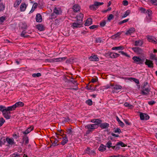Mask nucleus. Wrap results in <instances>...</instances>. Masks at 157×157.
<instances>
[{
  "label": "nucleus",
  "instance_id": "f03ea898",
  "mask_svg": "<svg viewBox=\"0 0 157 157\" xmlns=\"http://www.w3.org/2000/svg\"><path fill=\"white\" fill-rule=\"evenodd\" d=\"M24 105V103L23 102L19 101L12 106H9V110H14L16 108L22 107Z\"/></svg>",
  "mask_w": 157,
  "mask_h": 157
},
{
  "label": "nucleus",
  "instance_id": "5fc2aeb1",
  "mask_svg": "<svg viewBox=\"0 0 157 157\" xmlns=\"http://www.w3.org/2000/svg\"><path fill=\"white\" fill-rule=\"evenodd\" d=\"M131 79L136 83L137 84H139V81L138 79L135 78H131Z\"/></svg>",
  "mask_w": 157,
  "mask_h": 157
},
{
  "label": "nucleus",
  "instance_id": "dca6fc26",
  "mask_svg": "<svg viewBox=\"0 0 157 157\" xmlns=\"http://www.w3.org/2000/svg\"><path fill=\"white\" fill-rule=\"evenodd\" d=\"M27 7V6L25 3H22L20 6V10L21 12L25 11V10Z\"/></svg>",
  "mask_w": 157,
  "mask_h": 157
},
{
  "label": "nucleus",
  "instance_id": "c9c22d12",
  "mask_svg": "<svg viewBox=\"0 0 157 157\" xmlns=\"http://www.w3.org/2000/svg\"><path fill=\"white\" fill-rule=\"evenodd\" d=\"M6 108L5 106L0 105V111L2 112L6 109Z\"/></svg>",
  "mask_w": 157,
  "mask_h": 157
},
{
  "label": "nucleus",
  "instance_id": "052dcab7",
  "mask_svg": "<svg viewBox=\"0 0 157 157\" xmlns=\"http://www.w3.org/2000/svg\"><path fill=\"white\" fill-rule=\"evenodd\" d=\"M146 13L148 14V16L149 17H150V15H151L152 13L151 11L150 10H147L146 12Z\"/></svg>",
  "mask_w": 157,
  "mask_h": 157
},
{
  "label": "nucleus",
  "instance_id": "69168bd1",
  "mask_svg": "<svg viewBox=\"0 0 157 157\" xmlns=\"http://www.w3.org/2000/svg\"><path fill=\"white\" fill-rule=\"evenodd\" d=\"M95 41L97 43H100L101 42V40L100 38H98L96 39Z\"/></svg>",
  "mask_w": 157,
  "mask_h": 157
},
{
  "label": "nucleus",
  "instance_id": "13d9d810",
  "mask_svg": "<svg viewBox=\"0 0 157 157\" xmlns=\"http://www.w3.org/2000/svg\"><path fill=\"white\" fill-rule=\"evenodd\" d=\"M128 20H129V19H127L124 20L123 21H120L119 22V24H121L124 23L126 22H127L128 21Z\"/></svg>",
  "mask_w": 157,
  "mask_h": 157
},
{
  "label": "nucleus",
  "instance_id": "c756f323",
  "mask_svg": "<svg viewBox=\"0 0 157 157\" xmlns=\"http://www.w3.org/2000/svg\"><path fill=\"white\" fill-rule=\"evenodd\" d=\"M23 139L24 140L23 141V144H24L25 145H27L29 142V140L28 137L26 136L25 137H24L23 138Z\"/></svg>",
  "mask_w": 157,
  "mask_h": 157
},
{
  "label": "nucleus",
  "instance_id": "8fccbe9b",
  "mask_svg": "<svg viewBox=\"0 0 157 157\" xmlns=\"http://www.w3.org/2000/svg\"><path fill=\"white\" fill-rule=\"evenodd\" d=\"M5 122V121L3 118L0 119V127Z\"/></svg>",
  "mask_w": 157,
  "mask_h": 157
},
{
  "label": "nucleus",
  "instance_id": "c03bdc74",
  "mask_svg": "<svg viewBox=\"0 0 157 157\" xmlns=\"http://www.w3.org/2000/svg\"><path fill=\"white\" fill-rule=\"evenodd\" d=\"M21 26L22 28L25 29L27 28V26L26 23H21Z\"/></svg>",
  "mask_w": 157,
  "mask_h": 157
},
{
  "label": "nucleus",
  "instance_id": "bb28decb",
  "mask_svg": "<svg viewBox=\"0 0 157 157\" xmlns=\"http://www.w3.org/2000/svg\"><path fill=\"white\" fill-rule=\"evenodd\" d=\"M124 46H120L118 47H113L112 48V49L113 50H123L124 49Z\"/></svg>",
  "mask_w": 157,
  "mask_h": 157
},
{
  "label": "nucleus",
  "instance_id": "a19ab883",
  "mask_svg": "<svg viewBox=\"0 0 157 157\" xmlns=\"http://www.w3.org/2000/svg\"><path fill=\"white\" fill-rule=\"evenodd\" d=\"M119 52L121 53L122 55L126 56L127 57H130V56L128 55L127 53L123 52L122 51H120Z\"/></svg>",
  "mask_w": 157,
  "mask_h": 157
},
{
  "label": "nucleus",
  "instance_id": "2f4dec72",
  "mask_svg": "<svg viewBox=\"0 0 157 157\" xmlns=\"http://www.w3.org/2000/svg\"><path fill=\"white\" fill-rule=\"evenodd\" d=\"M150 58L151 60H155L157 59L156 55L152 53H151L150 54Z\"/></svg>",
  "mask_w": 157,
  "mask_h": 157
},
{
  "label": "nucleus",
  "instance_id": "0e129e2a",
  "mask_svg": "<svg viewBox=\"0 0 157 157\" xmlns=\"http://www.w3.org/2000/svg\"><path fill=\"white\" fill-rule=\"evenodd\" d=\"M148 86V83L147 82H145L144 83L143 87L142 88H147Z\"/></svg>",
  "mask_w": 157,
  "mask_h": 157
},
{
  "label": "nucleus",
  "instance_id": "864d4df0",
  "mask_svg": "<svg viewBox=\"0 0 157 157\" xmlns=\"http://www.w3.org/2000/svg\"><path fill=\"white\" fill-rule=\"evenodd\" d=\"M113 17H114L113 15L112 14H110L109 15V16L108 17V20L109 21H110L111 19L113 18Z\"/></svg>",
  "mask_w": 157,
  "mask_h": 157
},
{
  "label": "nucleus",
  "instance_id": "ea45409f",
  "mask_svg": "<svg viewBox=\"0 0 157 157\" xmlns=\"http://www.w3.org/2000/svg\"><path fill=\"white\" fill-rule=\"evenodd\" d=\"M90 8L91 10H95L98 8V7L96 6L94 3V5L90 6Z\"/></svg>",
  "mask_w": 157,
  "mask_h": 157
},
{
  "label": "nucleus",
  "instance_id": "7ed1b4c3",
  "mask_svg": "<svg viewBox=\"0 0 157 157\" xmlns=\"http://www.w3.org/2000/svg\"><path fill=\"white\" fill-rule=\"evenodd\" d=\"M8 108H9V107L6 108V110L2 113L3 116L6 119H9L10 117V113L8 111H13V110H9Z\"/></svg>",
  "mask_w": 157,
  "mask_h": 157
},
{
  "label": "nucleus",
  "instance_id": "cd10ccee",
  "mask_svg": "<svg viewBox=\"0 0 157 157\" xmlns=\"http://www.w3.org/2000/svg\"><path fill=\"white\" fill-rule=\"evenodd\" d=\"M63 140L61 142V144L64 145L68 142V140L66 136L63 137Z\"/></svg>",
  "mask_w": 157,
  "mask_h": 157
},
{
  "label": "nucleus",
  "instance_id": "bf43d9fd",
  "mask_svg": "<svg viewBox=\"0 0 157 157\" xmlns=\"http://www.w3.org/2000/svg\"><path fill=\"white\" fill-rule=\"evenodd\" d=\"M106 23V21H103L100 23V25L102 27H103L105 25Z\"/></svg>",
  "mask_w": 157,
  "mask_h": 157
},
{
  "label": "nucleus",
  "instance_id": "aec40b11",
  "mask_svg": "<svg viewBox=\"0 0 157 157\" xmlns=\"http://www.w3.org/2000/svg\"><path fill=\"white\" fill-rule=\"evenodd\" d=\"M6 140L7 142L10 144L12 145L14 144V140L13 138L7 137Z\"/></svg>",
  "mask_w": 157,
  "mask_h": 157
},
{
  "label": "nucleus",
  "instance_id": "603ef678",
  "mask_svg": "<svg viewBox=\"0 0 157 157\" xmlns=\"http://www.w3.org/2000/svg\"><path fill=\"white\" fill-rule=\"evenodd\" d=\"M5 20V17H0V24H2Z\"/></svg>",
  "mask_w": 157,
  "mask_h": 157
},
{
  "label": "nucleus",
  "instance_id": "4d7b16f0",
  "mask_svg": "<svg viewBox=\"0 0 157 157\" xmlns=\"http://www.w3.org/2000/svg\"><path fill=\"white\" fill-rule=\"evenodd\" d=\"M98 27V25H93L90 26L89 27V28L91 29H94L95 28H97Z\"/></svg>",
  "mask_w": 157,
  "mask_h": 157
},
{
  "label": "nucleus",
  "instance_id": "393cba45",
  "mask_svg": "<svg viewBox=\"0 0 157 157\" xmlns=\"http://www.w3.org/2000/svg\"><path fill=\"white\" fill-rule=\"evenodd\" d=\"M91 122L96 123V124H101V123L102 122V121L101 120L98 119H94L91 120Z\"/></svg>",
  "mask_w": 157,
  "mask_h": 157
},
{
  "label": "nucleus",
  "instance_id": "9d476101",
  "mask_svg": "<svg viewBox=\"0 0 157 157\" xmlns=\"http://www.w3.org/2000/svg\"><path fill=\"white\" fill-rule=\"evenodd\" d=\"M140 117L141 120H147L149 118V117L148 115L146 114L143 113H141L140 114Z\"/></svg>",
  "mask_w": 157,
  "mask_h": 157
},
{
  "label": "nucleus",
  "instance_id": "a878e982",
  "mask_svg": "<svg viewBox=\"0 0 157 157\" xmlns=\"http://www.w3.org/2000/svg\"><path fill=\"white\" fill-rule=\"evenodd\" d=\"M98 150L99 151H104L106 150V146L101 144L99 147Z\"/></svg>",
  "mask_w": 157,
  "mask_h": 157
},
{
  "label": "nucleus",
  "instance_id": "423d86ee",
  "mask_svg": "<svg viewBox=\"0 0 157 157\" xmlns=\"http://www.w3.org/2000/svg\"><path fill=\"white\" fill-rule=\"evenodd\" d=\"M85 128L88 129H90L91 131L98 128L97 124H89L86 125Z\"/></svg>",
  "mask_w": 157,
  "mask_h": 157
},
{
  "label": "nucleus",
  "instance_id": "a211bd4d",
  "mask_svg": "<svg viewBox=\"0 0 157 157\" xmlns=\"http://www.w3.org/2000/svg\"><path fill=\"white\" fill-rule=\"evenodd\" d=\"M92 24V19L91 18H89L86 20L85 25L86 26H88L91 25Z\"/></svg>",
  "mask_w": 157,
  "mask_h": 157
},
{
  "label": "nucleus",
  "instance_id": "f3484780",
  "mask_svg": "<svg viewBox=\"0 0 157 157\" xmlns=\"http://www.w3.org/2000/svg\"><path fill=\"white\" fill-rule=\"evenodd\" d=\"M147 39L150 42H152L154 44L157 43V40L153 37L149 36L147 37Z\"/></svg>",
  "mask_w": 157,
  "mask_h": 157
},
{
  "label": "nucleus",
  "instance_id": "680f3d73",
  "mask_svg": "<svg viewBox=\"0 0 157 157\" xmlns=\"http://www.w3.org/2000/svg\"><path fill=\"white\" fill-rule=\"evenodd\" d=\"M67 134L71 135L72 134V131L71 129H68L67 130Z\"/></svg>",
  "mask_w": 157,
  "mask_h": 157
},
{
  "label": "nucleus",
  "instance_id": "f257e3e1",
  "mask_svg": "<svg viewBox=\"0 0 157 157\" xmlns=\"http://www.w3.org/2000/svg\"><path fill=\"white\" fill-rule=\"evenodd\" d=\"M145 59V57L144 56L142 58L136 56H134L132 57L134 62L137 64H143Z\"/></svg>",
  "mask_w": 157,
  "mask_h": 157
},
{
  "label": "nucleus",
  "instance_id": "3c124183",
  "mask_svg": "<svg viewBox=\"0 0 157 157\" xmlns=\"http://www.w3.org/2000/svg\"><path fill=\"white\" fill-rule=\"evenodd\" d=\"M86 103L90 105H92V101L90 99H89L87 100L86 101Z\"/></svg>",
  "mask_w": 157,
  "mask_h": 157
},
{
  "label": "nucleus",
  "instance_id": "39448f33",
  "mask_svg": "<svg viewBox=\"0 0 157 157\" xmlns=\"http://www.w3.org/2000/svg\"><path fill=\"white\" fill-rule=\"evenodd\" d=\"M132 49L137 54L142 55L144 54L143 50L139 47L132 48Z\"/></svg>",
  "mask_w": 157,
  "mask_h": 157
},
{
  "label": "nucleus",
  "instance_id": "ddd939ff",
  "mask_svg": "<svg viewBox=\"0 0 157 157\" xmlns=\"http://www.w3.org/2000/svg\"><path fill=\"white\" fill-rule=\"evenodd\" d=\"M110 86L113 87L112 88V89H114L116 90L121 89L122 88V86L119 85L111 84L110 85Z\"/></svg>",
  "mask_w": 157,
  "mask_h": 157
},
{
  "label": "nucleus",
  "instance_id": "412c9836",
  "mask_svg": "<svg viewBox=\"0 0 157 157\" xmlns=\"http://www.w3.org/2000/svg\"><path fill=\"white\" fill-rule=\"evenodd\" d=\"M33 127L31 126L28 128L26 131L23 132V133L24 134H26L29 133L33 129Z\"/></svg>",
  "mask_w": 157,
  "mask_h": 157
},
{
  "label": "nucleus",
  "instance_id": "09e8293b",
  "mask_svg": "<svg viewBox=\"0 0 157 157\" xmlns=\"http://www.w3.org/2000/svg\"><path fill=\"white\" fill-rule=\"evenodd\" d=\"M116 145H120L122 147H124L125 146L124 143L121 142L117 143Z\"/></svg>",
  "mask_w": 157,
  "mask_h": 157
},
{
  "label": "nucleus",
  "instance_id": "2eb2a0df",
  "mask_svg": "<svg viewBox=\"0 0 157 157\" xmlns=\"http://www.w3.org/2000/svg\"><path fill=\"white\" fill-rule=\"evenodd\" d=\"M83 17V15L82 13H80L77 16V21L80 22L81 21V22L82 23Z\"/></svg>",
  "mask_w": 157,
  "mask_h": 157
},
{
  "label": "nucleus",
  "instance_id": "6e6552de",
  "mask_svg": "<svg viewBox=\"0 0 157 157\" xmlns=\"http://www.w3.org/2000/svg\"><path fill=\"white\" fill-rule=\"evenodd\" d=\"M145 65H147L148 67L152 68L153 67V62L150 60L146 59L145 62Z\"/></svg>",
  "mask_w": 157,
  "mask_h": 157
},
{
  "label": "nucleus",
  "instance_id": "4c0bfd02",
  "mask_svg": "<svg viewBox=\"0 0 157 157\" xmlns=\"http://www.w3.org/2000/svg\"><path fill=\"white\" fill-rule=\"evenodd\" d=\"M5 5L2 3H0V11H2L5 9Z\"/></svg>",
  "mask_w": 157,
  "mask_h": 157
},
{
  "label": "nucleus",
  "instance_id": "6ab92c4d",
  "mask_svg": "<svg viewBox=\"0 0 157 157\" xmlns=\"http://www.w3.org/2000/svg\"><path fill=\"white\" fill-rule=\"evenodd\" d=\"M36 21L37 22H40L42 21V17L41 15L39 13H37L36 16Z\"/></svg>",
  "mask_w": 157,
  "mask_h": 157
},
{
  "label": "nucleus",
  "instance_id": "7c9ffc66",
  "mask_svg": "<svg viewBox=\"0 0 157 157\" xmlns=\"http://www.w3.org/2000/svg\"><path fill=\"white\" fill-rule=\"evenodd\" d=\"M85 152L86 153L90 155H91L92 153L93 154H94V151H93L92 150L91 151L90 148L88 147L85 150Z\"/></svg>",
  "mask_w": 157,
  "mask_h": 157
},
{
  "label": "nucleus",
  "instance_id": "774afa93",
  "mask_svg": "<svg viewBox=\"0 0 157 157\" xmlns=\"http://www.w3.org/2000/svg\"><path fill=\"white\" fill-rule=\"evenodd\" d=\"M109 157H123V156L121 155H114L113 156H110Z\"/></svg>",
  "mask_w": 157,
  "mask_h": 157
},
{
  "label": "nucleus",
  "instance_id": "c85d7f7f",
  "mask_svg": "<svg viewBox=\"0 0 157 157\" xmlns=\"http://www.w3.org/2000/svg\"><path fill=\"white\" fill-rule=\"evenodd\" d=\"M124 105L127 107L129 109H132L133 108L134 106H133L131 104H130L128 102H125L124 104Z\"/></svg>",
  "mask_w": 157,
  "mask_h": 157
},
{
  "label": "nucleus",
  "instance_id": "f8f14e48",
  "mask_svg": "<svg viewBox=\"0 0 157 157\" xmlns=\"http://www.w3.org/2000/svg\"><path fill=\"white\" fill-rule=\"evenodd\" d=\"M135 31V29L134 28H131L128 30H127L125 33L126 35H130L131 34L134 33Z\"/></svg>",
  "mask_w": 157,
  "mask_h": 157
},
{
  "label": "nucleus",
  "instance_id": "e433bc0d",
  "mask_svg": "<svg viewBox=\"0 0 157 157\" xmlns=\"http://www.w3.org/2000/svg\"><path fill=\"white\" fill-rule=\"evenodd\" d=\"M121 34V33H117V34L113 35L111 37L112 39H115L116 38L118 37Z\"/></svg>",
  "mask_w": 157,
  "mask_h": 157
},
{
  "label": "nucleus",
  "instance_id": "b1692460",
  "mask_svg": "<svg viewBox=\"0 0 157 157\" xmlns=\"http://www.w3.org/2000/svg\"><path fill=\"white\" fill-rule=\"evenodd\" d=\"M110 56L112 58H115L119 57L120 55L117 53L111 52L110 53Z\"/></svg>",
  "mask_w": 157,
  "mask_h": 157
},
{
  "label": "nucleus",
  "instance_id": "58836bf2",
  "mask_svg": "<svg viewBox=\"0 0 157 157\" xmlns=\"http://www.w3.org/2000/svg\"><path fill=\"white\" fill-rule=\"evenodd\" d=\"M106 145L109 148L111 147L112 148L113 147L112 145V143L110 141H109L106 144Z\"/></svg>",
  "mask_w": 157,
  "mask_h": 157
},
{
  "label": "nucleus",
  "instance_id": "4468645a",
  "mask_svg": "<svg viewBox=\"0 0 157 157\" xmlns=\"http://www.w3.org/2000/svg\"><path fill=\"white\" fill-rule=\"evenodd\" d=\"M89 59L91 61H98L99 60V58L96 55H92L89 58Z\"/></svg>",
  "mask_w": 157,
  "mask_h": 157
},
{
  "label": "nucleus",
  "instance_id": "72a5a7b5",
  "mask_svg": "<svg viewBox=\"0 0 157 157\" xmlns=\"http://www.w3.org/2000/svg\"><path fill=\"white\" fill-rule=\"evenodd\" d=\"M22 0H17L16 2L14 4L15 7H17L20 4Z\"/></svg>",
  "mask_w": 157,
  "mask_h": 157
},
{
  "label": "nucleus",
  "instance_id": "5701e85b",
  "mask_svg": "<svg viewBox=\"0 0 157 157\" xmlns=\"http://www.w3.org/2000/svg\"><path fill=\"white\" fill-rule=\"evenodd\" d=\"M80 8V7L79 5L76 4L73 6V9L74 12H77L79 10Z\"/></svg>",
  "mask_w": 157,
  "mask_h": 157
},
{
  "label": "nucleus",
  "instance_id": "1a4fd4ad",
  "mask_svg": "<svg viewBox=\"0 0 157 157\" xmlns=\"http://www.w3.org/2000/svg\"><path fill=\"white\" fill-rule=\"evenodd\" d=\"M66 58H67L66 57H63L57 58H54L52 59V60L53 62H61L65 61Z\"/></svg>",
  "mask_w": 157,
  "mask_h": 157
},
{
  "label": "nucleus",
  "instance_id": "473e14b6",
  "mask_svg": "<svg viewBox=\"0 0 157 157\" xmlns=\"http://www.w3.org/2000/svg\"><path fill=\"white\" fill-rule=\"evenodd\" d=\"M135 46H141L142 44V42L140 40L136 41L135 42Z\"/></svg>",
  "mask_w": 157,
  "mask_h": 157
},
{
  "label": "nucleus",
  "instance_id": "6e6d98bb",
  "mask_svg": "<svg viewBox=\"0 0 157 157\" xmlns=\"http://www.w3.org/2000/svg\"><path fill=\"white\" fill-rule=\"evenodd\" d=\"M58 142V140L57 139H56L52 143V145L53 146H54L57 145H58V144H57Z\"/></svg>",
  "mask_w": 157,
  "mask_h": 157
},
{
  "label": "nucleus",
  "instance_id": "de8ad7c7",
  "mask_svg": "<svg viewBox=\"0 0 157 157\" xmlns=\"http://www.w3.org/2000/svg\"><path fill=\"white\" fill-rule=\"evenodd\" d=\"M94 3L96 6L98 7V6L104 4L103 2H95Z\"/></svg>",
  "mask_w": 157,
  "mask_h": 157
},
{
  "label": "nucleus",
  "instance_id": "49530a36",
  "mask_svg": "<svg viewBox=\"0 0 157 157\" xmlns=\"http://www.w3.org/2000/svg\"><path fill=\"white\" fill-rule=\"evenodd\" d=\"M41 76V74L40 73H38L36 74H33L32 75V76L33 77H39Z\"/></svg>",
  "mask_w": 157,
  "mask_h": 157
},
{
  "label": "nucleus",
  "instance_id": "338daca9",
  "mask_svg": "<svg viewBox=\"0 0 157 157\" xmlns=\"http://www.w3.org/2000/svg\"><path fill=\"white\" fill-rule=\"evenodd\" d=\"M128 2L126 0H124L123 1V5L124 6H126L128 5Z\"/></svg>",
  "mask_w": 157,
  "mask_h": 157
},
{
  "label": "nucleus",
  "instance_id": "4be33fe9",
  "mask_svg": "<svg viewBox=\"0 0 157 157\" xmlns=\"http://www.w3.org/2000/svg\"><path fill=\"white\" fill-rule=\"evenodd\" d=\"M100 126L101 128L104 129L108 128L109 127V124L107 123H104L101 124Z\"/></svg>",
  "mask_w": 157,
  "mask_h": 157
},
{
  "label": "nucleus",
  "instance_id": "20e7f679",
  "mask_svg": "<svg viewBox=\"0 0 157 157\" xmlns=\"http://www.w3.org/2000/svg\"><path fill=\"white\" fill-rule=\"evenodd\" d=\"M82 25L81 21L80 22L77 21V22L72 23L71 26L73 29H75L81 27Z\"/></svg>",
  "mask_w": 157,
  "mask_h": 157
},
{
  "label": "nucleus",
  "instance_id": "79ce46f5",
  "mask_svg": "<svg viewBox=\"0 0 157 157\" xmlns=\"http://www.w3.org/2000/svg\"><path fill=\"white\" fill-rule=\"evenodd\" d=\"M26 33V32L25 31H23L22 32L21 34V36L24 37H27L28 36V35H25Z\"/></svg>",
  "mask_w": 157,
  "mask_h": 157
},
{
  "label": "nucleus",
  "instance_id": "f704fd0d",
  "mask_svg": "<svg viewBox=\"0 0 157 157\" xmlns=\"http://www.w3.org/2000/svg\"><path fill=\"white\" fill-rule=\"evenodd\" d=\"M130 13V11L129 10H127L125 12L124 14L122 16V18H124L128 16Z\"/></svg>",
  "mask_w": 157,
  "mask_h": 157
},
{
  "label": "nucleus",
  "instance_id": "37998d69",
  "mask_svg": "<svg viewBox=\"0 0 157 157\" xmlns=\"http://www.w3.org/2000/svg\"><path fill=\"white\" fill-rule=\"evenodd\" d=\"M37 4L36 3H34L33 6L30 12H31L32 10H33V11H34L35 9L37 7Z\"/></svg>",
  "mask_w": 157,
  "mask_h": 157
},
{
  "label": "nucleus",
  "instance_id": "e2e57ef3",
  "mask_svg": "<svg viewBox=\"0 0 157 157\" xmlns=\"http://www.w3.org/2000/svg\"><path fill=\"white\" fill-rule=\"evenodd\" d=\"M112 148L115 151H117L120 148L118 146H114L112 147Z\"/></svg>",
  "mask_w": 157,
  "mask_h": 157
},
{
  "label": "nucleus",
  "instance_id": "9b49d317",
  "mask_svg": "<svg viewBox=\"0 0 157 157\" xmlns=\"http://www.w3.org/2000/svg\"><path fill=\"white\" fill-rule=\"evenodd\" d=\"M53 13L56 15H59L61 14L62 11L60 8L55 7L54 9Z\"/></svg>",
  "mask_w": 157,
  "mask_h": 157
},
{
  "label": "nucleus",
  "instance_id": "0eeeda50",
  "mask_svg": "<svg viewBox=\"0 0 157 157\" xmlns=\"http://www.w3.org/2000/svg\"><path fill=\"white\" fill-rule=\"evenodd\" d=\"M150 91V88L149 87H147V88H142L141 93L144 95H147L149 94Z\"/></svg>",
  "mask_w": 157,
  "mask_h": 157
},
{
  "label": "nucleus",
  "instance_id": "a18cd8bd",
  "mask_svg": "<svg viewBox=\"0 0 157 157\" xmlns=\"http://www.w3.org/2000/svg\"><path fill=\"white\" fill-rule=\"evenodd\" d=\"M37 28L40 31H42L44 30L43 26L40 25L37 26Z\"/></svg>",
  "mask_w": 157,
  "mask_h": 157
}]
</instances>
